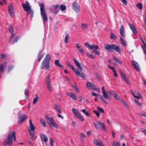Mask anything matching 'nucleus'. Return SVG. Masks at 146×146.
<instances>
[{"label": "nucleus", "instance_id": "54", "mask_svg": "<svg viewBox=\"0 0 146 146\" xmlns=\"http://www.w3.org/2000/svg\"><path fill=\"white\" fill-rule=\"evenodd\" d=\"M7 55L6 54H1V58L2 60H4L5 57H7Z\"/></svg>", "mask_w": 146, "mask_h": 146}, {"label": "nucleus", "instance_id": "18", "mask_svg": "<svg viewBox=\"0 0 146 146\" xmlns=\"http://www.w3.org/2000/svg\"><path fill=\"white\" fill-rule=\"evenodd\" d=\"M76 47L78 51L81 54H83L84 53V49L81 47V45L79 44H76Z\"/></svg>", "mask_w": 146, "mask_h": 146}, {"label": "nucleus", "instance_id": "44", "mask_svg": "<svg viewBox=\"0 0 146 146\" xmlns=\"http://www.w3.org/2000/svg\"><path fill=\"white\" fill-rule=\"evenodd\" d=\"M20 38V37L19 36H18L16 37L14 39L13 44L17 42L18 40Z\"/></svg>", "mask_w": 146, "mask_h": 146}, {"label": "nucleus", "instance_id": "24", "mask_svg": "<svg viewBox=\"0 0 146 146\" xmlns=\"http://www.w3.org/2000/svg\"><path fill=\"white\" fill-rule=\"evenodd\" d=\"M54 108V109L57 110L59 113H60L61 112V110L60 106L58 104H56Z\"/></svg>", "mask_w": 146, "mask_h": 146}, {"label": "nucleus", "instance_id": "30", "mask_svg": "<svg viewBox=\"0 0 146 146\" xmlns=\"http://www.w3.org/2000/svg\"><path fill=\"white\" fill-rule=\"evenodd\" d=\"M110 38L111 39L113 40H116L117 39V36L113 33H111L110 34Z\"/></svg>", "mask_w": 146, "mask_h": 146}, {"label": "nucleus", "instance_id": "49", "mask_svg": "<svg viewBox=\"0 0 146 146\" xmlns=\"http://www.w3.org/2000/svg\"><path fill=\"white\" fill-rule=\"evenodd\" d=\"M93 111L94 113H95L96 114V115L98 117H99V116L100 115V113L98 111H96L95 110H93Z\"/></svg>", "mask_w": 146, "mask_h": 146}, {"label": "nucleus", "instance_id": "27", "mask_svg": "<svg viewBox=\"0 0 146 146\" xmlns=\"http://www.w3.org/2000/svg\"><path fill=\"white\" fill-rule=\"evenodd\" d=\"M36 97L34 99L33 102V104H35L39 100V97L37 96V94H35Z\"/></svg>", "mask_w": 146, "mask_h": 146}, {"label": "nucleus", "instance_id": "2", "mask_svg": "<svg viewBox=\"0 0 146 146\" xmlns=\"http://www.w3.org/2000/svg\"><path fill=\"white\" fill-rule=\"evenodd\" d=\"M104 48L110 53L113 52L114 50L119 53H121V49L119 46L115 44H104Z\"/></svg>", "mask_w": 146, "mask_h": 146}, {"label": "nucleus", "instance_id": "53", "mask_svg": "<svg viewBox=\"0 0 146 146\" xmlns=\"http://www.w3.org/2000/svg\"><path fill=\"white\" fill-rule=\"evenodd\" d=\"M87 56L91 58H94L93 55L92 54H90V53L87 52Z\"/></svg>", "mask_w": 146, "mask_h": 146}, {"label": "nucleus", "instance_id": "42", "mask_svg": "<svg viewBox=\"0 0 146 146\" xmlns=\"http://www.w3.org/2000/svg\"><path fill=\"white\" fill-rule=\"evenodd\" d=\"M136 6L138 7L139 9H142V5L141 3H139L136 5Z\"/></svg>", "mask_w": 146, "mask_h": 146}, {"label": "nucleus", "instance_id": "4", "mask_svg": "<svg viewBox=\"0 0 146 146\" xmlns=\"http://www.w3.org/2000/svg\"><path fill=\"white\" fill-rule=\"evenodd\" d=\"M73 60L74 61V64L76 65L77 67L81 71L80 72H79L77 71H75V74L77 76H80V77L82 78H85V76L83 73V72L81 71L83 70V69L81 66V64L75 58H74Z\"/></svg>", "mask_w": 146, "mask_h": 146}, {"label": "nucleus", "instance_id": "5", "mask_svg": "<svg viewBox=\"0 0 146 146\" xmlns=\"http://www.w3.org/2000/svg\"><path fill=\"white\" fill-rule=\"evenodd\" d=\"M40 14L42 16L44 23L48 21V18L45 12V6L44 4L41 3L40 4Z\"/></svg>", "mask_w": 146, "mask_h": 146}, {"label": "nucleus", "instance_id": "55", "mask_svg": "<svg viewBox=\"0 0 146 146\" xmlns=\"http://www.w3.org/2000/svg\"><path fill=\"white\" fill-rule=\"evenodd\" d=\"M93 52L95 54H97L98 55H99L100 54V52L96 50H94L93 51Z\"/></svg>", "mask_w": 146, "mask_h": 146}, {"label": "nucleus", "instance_id": "56", "mask_svg": "<svg viewBox=\"0 0 146 146\" xmlns=\"http://www.w3.org/2000/svg\"><path fill=\"white\" fill-rule=\"evenodd\" d=\"M134 100L135 102V103L137 104L139 106H141V104L138 101L136 100Z\"/></svg>", "mask_w": 146, "mask_h": 146}, {"label": "nucleus", "instance_id": "17", "mask_svg": "<svg viewBox=\"0 0 146 146\" xmlns=\"http://www.w3.org/2000/svg\"><path fill=\"white\" fill-rule=\"evenodd\" d=\"M27 116L24 114H22L18 117V122L19 123H22L23 122L25 121V119L27 118Z\"/></svg>", "mask_w": 146, "mask_h": 146}, {"label": "nucleus", "instance_id": "41", "mask_svg": "<svg viewBox=\"0 0 146 146\" xmlns=\"http://www.w3.org/2000/svg\"><path fill=\"white\" fill-rule=\"evenodd\" d=\"M98 123H99V124L100 126H101L102 128V129H106V127L105 126L104 124L103 123L101 122L100 121H99Z\"/></svg>", "mask_w": 146, "mask_h": 146}, {"label": "nucleus", "instance_id": "61", "mask_svg": "<svg viewBox=\"0 0 146 146\" xmlns=\"http://www.w3.org/2000/svg\"><path fill=\"white\" fill-rule=\"evenodd\" d=\"M101 100L102 102L105 104H108L107 102L103 98H102L101 99Z\"/></svg>", "mask_w": 146, "mask_h": 146}, {"label": "nucleus", "instance_id": "33", "mask_svg": "<svg viewBox=\"0 0 146 146\" xmlns=\"http://www.w3.org/2000/svg\"><path fill=\"white\" fill-rule=\"evenodd\" d=\"M77 118L79 119L80 120L82 121H84V120L82 116L80 115V113H79L78 115H77L76 116Z\"/></svg>", "mask_w": 146, "mask_h": 146}, {"label": "nucleus", "instance_id": "9", "mask_svg": "<svg viewBox=\"0 0 146 146\" xmlns=\"http://www.w3.org/2000/svg\"><path fill=\"white\" fill-rule=\"evenodd\" d=\"M86 86L88 88L94 90H98V89L96 88L94 84L92 82H87Z\"/></svg>", "mask_w": 146, "mask_h": 146}, {"label": "nucleus", "instance_id": "38", "mask_svg": "<svg viewBox=\"0 0 146 146\" xmlns=\"http://www.w3.org/2000/svg\"><path fill=\"white\" fill-rule=\"evenodd\" d=\"M113 58L115 62H117L119 64H121L122 63V62L119 59H118L116 56H114L113 57Z\"/></svg>", "mask_w": 146, "mask_h": 146}, {"label": "nucleus", "instance_id": "19", "mask_svg": "<svg viewBox=\"0 0 146 146\" xmlns=\"http://www.w3.org/2000/svg\"><path fill=\"white\" fill-rule=\"evenodd\" d=\"M103 94V96L105 98H108L110 100H111V94L110 92L107 91L106 92H105V93H104Z\"/></svg>", "mask_w": 146, "mask_h": 146}, {"label": "nucleus", "instance_id": "7", "mask_svg": "<svg viewBox=\"0 0 146 146\" xmlns=\"http://www.w3.org/2000/svg\"><path fill=\"white\" fill-rule=\"evenodd\" d=\"M48 76L46 78L45 80L46 84V87L49 92L52 91V88L51 84V81L50 79V74H48Z\"/></svg>", "mask_w": 146, "mask_h": 146}, {"label": "nucleus", "instance_id": "35", "mask_svg": "<svg viewBox=\"0 0 146 146\" xmlns=\"http://www.w3.org/2000/svg\"><path fill=\"white\" fill-rule=\"evenodd\" d=\"M81 110L82 112L84 113L86 116H88V117L90 116V114L88 112L86 111V109H84L83 110Z\"/></svg>", "mask_w": 146, "mask_h": 146}, {"label": "nucleus", "instance_id": "31", "mask_svg": "<svg viewBox=\"0 0 146 146\" xmlns=\"http://www.w3.org/2000/svg\"><path fill=\"white\" fill-rule=\"evenodd\" d=\"M72 111L73 113L76 116L79 113L77 110L75 108L72 109Z\"/></svg>", "mask_w": 146, "mask_h": 146}, {"label": "nucleus", "instance_id": "47", "mask_svg": "<svg viewBox=\"0 0 146 146\" xmlns=\"http://www.w3.org/2000/svg\"><path fill=\"white\" fill-rule=\"evenodd\" d=\"M60 8L61 11H63L66 9V7L64 5H62L60 6Z\"/></svg>", "mask_w": 146, "mask_h": 146}, {"label": "nucleus", "instance_id": "6", "mask_svg": "<svg viewBox=\"0 0 146 146\" xmlns=\"http://www.w3.org/2000/svg\"><path fill=\"white\" fill-rule=\"evenodd\" d=\"M46 119L51 128L52 126L56 128L58 127V125L56 123L53 119L52 117H49L48 115H46Z\"/></svg>", "mask_w": 146, "mask_h": 146}, {"label": "nucleus", "instance_id": "11", "mask_svg": "<svg viewBox=\"0 0 146 146\" xmlns=\"http://www.w3.org/2000/svg\"><path fill=\"white\" fill-rule=\"evenodd\" d=\"M131 64L133 67L136 70L139 71L140 70L139 64L137 62L133 60L132 61Z\"/></svg>", "mask_w": 146, "mask_h": 146}, {"label": "nucleus", "instance_id": "22", "mask_svg": "<svg viewBox=\"0 0 146 146\" xmlns=\"http://www.w3.org/2000/svg\"><path fill=\"white\" fill-rule=\"evenodd\" d=\"M129 25L130 29L132 30L133 33L134 34H137V32L135 28V27L133 26V25L131 23L129 24Z\"/></svg>", "mask_w": 146, "mask_h": 146}, {"label": "nucleus", "instance_id": "29", "mask_svg": "<svg viewBox=\"0 0 146 146\" xmlns=\"http://www.w3.org/2000/svg\"><path fill=\"white\" fill-rule=\"evenodd\" d=\"M40 122L43 125L44 127H45L46 126V122L44 118H42L40 119Z\"/></svg>", "mask_w": 146, "mask_h": 146}, {"label": "nucleus", "instance_id": "50", "mask_svg": "<svg viewBox=\"0 0 146 146\" xmlns=\"http://www.w3.org/2000/svg\"><path fill=\"white\" fill-rule=\"evenodd\" d=\"M68 66L70 68L74 73L75 72V71H76V70H75L74 66L72 64H70Z\"/></svg>", "mask_w": 146, "mask_h": 146}, {"label": "nucleus", "instance_id": "46", "mask_svg": "<svg viewBox=\"0 0 146 146\" xmlns=\"http://www.w3.org/2000/svg\"><path fill=\"white\" fill-rule=\"evenodd\" d=\"M97 109L98 111L100 113H103L104 112V110L102 109L100 107H97Z\"/></svg>", "mask_w": 146, "mask_h": 146}, {"label": "nucleus", "instance_id": "36", "mask_svg": "<svg viewBox=\"0 0 146 146\" xmlns=\"http://www.w3.org/2000/svg\"><path fill=\"white\" fill-rule=\"evenodd\" d=\"M112 146H120L119 143L117 141H113L112 143Z\"/></svg>", "mask_w": 146, "mask_h": 146}, {"label": "nucleus", "instance_id": "21", "mask_svg": "<svg viewBox=\"0 0 146 146\" xmlns=\"http://www.w3.org/2000/svg\"><path fill=\"white\" fill-rule=\"evenodd\" d=\"M69 96L74 100H76L77 98L76 97V95L72 92L68 93L67 94Z\"/></svg>", "mask_w": 146, "mask_h": 146}, {"label": "nucleus", "instance_id": "63", "mask_svg": "<svg viewBox=\"0 0 146 146\" xmlns=\"http://www.w3.org/2000/svg\"><path fill=\"white\" fill-rule=\"evenodd\" d=\"M90 44L88 42H86L84 43V45L88 49V48L89 47V46L90 45Z\"/></svg>", "mask_w": 146, "mask_h": 146}, {"label": "nucleus", "instance_id": "3", "mask_svg": "<svg viewBox=\"0 0 146 146\" xmlns=\"http://www.w3.org/2000/svg\"><path fill=\"white\" fill-rule=\"evenodd\" d=\"M51 57L49 54H47L42 61L41 68L42 70L44 69L46 70H48L50 68V62Z\"/></svg>", "mask_w": 146, "mask_h": 146}, {"label": "nucleus", "instance_id": "13", "mask_svg": "<svg viewBox=\"0 0 146 146\" xmlns=\"http://www.w3.org/2000/svg\"><path fill=\"white\" fill-rule=\"evenodd\" d=\"M119 32L121 35L122 37H125V29L123 25H121V27L119 29Z\"/></svg>", "mask_w": 146, "mask_h": 146}, {"label": "nucleus", "instance_id": "8", "mask_svg": "<svg viewBox=\"0 0 146 146\" xmlns=\"http://www.w3.org/2000/svg\"><path fill=\"white\" fill-rule=\"evenodd\" d=\"M13 5L12 3H11L10 5H9L8 7L9 13L10 16L12 17H14L15 12L13 8Z\"/></svg>", "mask_w": 146, "mask_h": 146}, {"label": "nucleus", "instance_id": "10", "mask_svg": "<svg viewBox=\"0 0 146 146\" xmlns=\"http://www.w3.org/2000/svg\"><path fill=\"white\" fill-rule=\"evenodd\" d=\"M26 4L23 3L22 4V6L23 7V9L25 11H28L26 9H31V6L30 5L28 1H26L25 2Z\"/></svg>", "mask_w": 146, "mask_h": 146}, {"label": "nucleus", "instance_id": "12", "mask_svg": "<svg viewBox=\"0 0 146 146\" xmlns=\"http://www.w3.org/2000/svg\"><path fill=\"white\" fill-rule=\"evenodd\" d=\"M119 72L120 74L121 75V76L122 77L123 80L128 84L129 83V81L128 79L125 76V74L120 69L119 70Z\"/></svg>", "mask_w": 146, "mask_h": 146}, {"label": "nucleus", "instance_id": "15", "mask_svg": "<svg viewBox=\"0 0 146 146\" xmlns=\"http://www.w3.org/2000/svg\"><path fill=\"white\" fill-rule=\"evenodd\" d=\"M73 10L76 12H78L80 10L79 5L75 2L72 5Z\"/></svg>", "mask_w": 146, "mask_h": 146}, {"label": "nucleus", "instance_id": "59", "mask_svg": "<svg viewBox=\"0 0 146 146\" xmlns=\"http://www.w3.org/2000/svg\"><path fill=\"white\" fill-rule=\"evenodd\" d=\"M95 76L99 80H101V79L100 77V75L98 73H96L95 74Z\"/></svg>", "mask_w": 146, "mask_h": 146}, {"label": "nucleus", "instance_id": "26", "mask_svg": "<svg viewBox=\"0 0 146 146\" xmlns=\"http://www.w3.org/2000/svg\"><path fill=\"white\" fill-rule=\"evenodd\" d=\"M5 68L4 65L0 63V70L1 73H4L5 69Z\"/></svg>", "mask_w": 146, "mask_h": 146}, {"label": "nucleus", "instance_id": "39", "mask_svg": "<svg viewBox=\"0 0 146 146\" xmlns=\"http://www.w3.org/2000/svg\"><path fill=\"white\" fill-rule=\"evenodd\" d=\"M25 98L27 99L29 95V92L28 90L26 89L25 90Z\"/></svg>", "mask_w": 146, "mask_h": 146}, {"label": "nucleus", "instance_id": "28", "mask_svg": "<svg viewBox=\"0 0 146 146\" xmlns=\"http://www.w3.org/2000/svg\"><path fill=\"white\" fill-rule=\"evenodd\" d=\"M135 94L136 95L135 98L138 99H139L141 96L139 92L137 90L135 91Z\"/></svg>", "mask_w": 146, "mask_h": 146}, {"label": "nucleus", "instance_id": "58", "mask_svg": "<svg viewBox=\"0 0 146 146\" xmlns=\"http://www.w3.org/2000/svg\"><path fill=\"white\" fill-rule=\"evenodd\" d=\"M144 46H142V47L143 49V50L144 51L145 54L146 55V44L145 45H144Z\"/></svg>", "mask_w": 146, "mask_h": 146}, {"label": "nucleus", "instance_id": "16", "mask_svg": "<svg viewBox=\"0 0 146 146\" xmlns=\"http://www.w3.org/2000/svg\"><path fill=\"white\" fill-rule=\"evenodd\" d=\"M29 123L30 126L29 129H28V130L29 132H30V131L34 132V131L35 129V127L33 125L31 119L29 120Z\"/></svg>", "mask_w": 146, "mask_h": 146}, {"label": "nucleus", "instance_id": "37", "mask_svg": "<svg viewBox=\"0 0 146 146\" xmlns=\"http://www.w3.org/2000/svg\"><path fill=\"white\" fill-rule=\"evenodd\" d=\"M14 66L12 65H9L8 67L7 71L8 72H9L11 70L14 68Z\"/></svg>", "mask_w": 146, "mask_h": 146}, {"label": "nucleus", "instance_id": "32", "mask_svg": "<svg viewBox=\"0 0 146 146\" xmlns=\"http://www.w3.org/2000/svg\"><path fill=\"white\" fill-rule=\"evenodd\" d=\"M69 35L68 33H66L65 34V37L64 39V42L66 43H67L68 41V40L69 38Z\"/></svg>", "mask_w": 146, "mask_h": 146}, {"label": "nucleus", "instance_id": "34", "mask_svg": "<svg viewBox=\"0 0 146 146\" xmlns=\"http://www.w3.org/2000/svg\"><path fill=\"white\" fill-rule=\"evenodd\" d=\"M112 92H113L114 94H113V96L117 100H118L119 98V96L114 91L112 90Z\"/></svg>", "mask_w": 146, "mask_h": 146}, {"label": "nucleus", "instance_id": "60", "mask_svg": "<svg viewBox=\"0 0 146 146\" xmlns=\"http://www.w3.org/2000/svg\"><path fill=\"white\" fill-rule=\"evenodd\" d=\"M94 126L96 129H99V126L97 124L94 122L93 123Z\"/></svg>", "mask_w": 146, "mask_h": 146}, {"label": "nucleus", "instance_id": "25", "mask_svg": "<svg viewBox=\"0 0 146 146\" xmlns=\"http://www.w3.org/2000/svg\"><path fill=\"white\" fill-rule=\"evenodd\" d=\"M41 135L42 136H43L44 138L43 139H42V137L41 135H40V137H41V139L44 142H47L48 141V138L46 136H45L44 135L41 133Z\"/></svg>", "mask_w": 146, "mask_h": 146}, {"label": "nucleus", "instance_id": "45", "mask_svg": "<svg viewBox=\"0 0 146 146\" xmlns=\"http://www.w3.org/2000/svg\"><path fill=\"white\" fill-rule=\"evenodd\" d=\"M29 135L31 136V139L32 140L33 138L34 135V132H32L30 131V132H29Z\"/></svg>", "mask_w": 146, "mask_h": 146}, {"label": "nucleus", "instance_id": "14", "mask_svg": "<svg viewBox=\"0 0 146 146\" xmlns=\"http://www.w3.org/2000/svg\"><path fill=\"white\" fill-rule=\"evenodd\" d=\"M94 143L97 146H104L102 142L100 139H95L94 140Z\"/></svg>", "mask_w": 146, "mask_h": 146}, {"label": "nucleus", "instance_id": "62", "mask_svg": "<svg viewBox=\"0 0 146 146\" xmlns=\"http://www.w3.org/2000/svg\"><path fill=\"white\" fill-rule=\"evenodd\" d=\"M80 139H81V138H85L86 137V136L83 133H81L80 134Z\"/></svg>", "mask_w": 146, "mask_h": 146}, {"label": "nucleus", "instance_id": "43", "mask_svg": "<svg viewBox=\"0 0 146 146\" xmlns=\"http://www.w3.org/2000/svg\"><path fill=\"white\" fill-rule=\"evenodd\" d=\"M28 11L26 10L25 11L27 12H29V14H34V11H33L32 9L31 8L30 9H26Z\"/></svg>", "mask_w": 146, "mask_h": 146}, {"label": "nucleus", "instance_id": "20", "mask_svg": "<svg viewBox=\"0 0 146 146\" xmlns=\"http://www.w3.org/2000/svg\"><path fill=\"white\" fill-rule=\"evenodd\" d=\"M120 43L123 46H125L127 45L125 40L121 37L119 38Z\"/></svg>", "mask_w": 146, "mask_h": 146}, {"label": "nucleus", "instance_id": "48", "mask_svg": "<svg viewBox=\"0 0 146 146\" xmlns=\"http://www.w3.org/2000/svg\"><path fill=\"white\" fill-rule=\"evenodd\" d=\"M11 33V35L10 36L9 40L10 42H11L12 41L13 38L15 36V35L13 33Z\"/></svg>", "mask_w": 146, "mask_h": 146}, {"label": "nucleus", "instance_id": "57", "mask_svg": "<svg viewBox=\"0 0 146 146\" xmlns=\"http://www.w3.org/2000/svg\"><path fill=\"white\" fill-rule=\"evenodd\" d=\"M50 146H54L53 145V143L54 142V140H53V139L52 138H50Z\"/></svg>", "mask_w": 146, "mask_h": 146}, {"label": "nucleus", "instance_id": "40", "mask_svg": "<svg viewBox=\"0 0 146 146\" xmlns=\"http://www.w3.org/2000/svg\"><path fill=\"white\" fill-rule=\"evenodd\" d=\"M9 30L11 33H13L14 31V29L11 24L10 25L9 27Z\"/></svg>", "mask_w": 146, "mask_h": 146}, {"label": "nucleus", "instance_id": "1", "mask_svg": "<svg viewBox=\"0 0 146 146\" xmlns=\"http://www.w3.org/2000/svg\"><path fill=\"white\" fill-rule=\"evenodd\" d=\"M13 138L15 141L17 142L15 132L14 131H11L8 134L7 137V140L3 143V146H11L13 143L12 141Z\"/></svg>", "mask_w": 146, "mask_h": 146}, {"label": "nucleus", "instance_id": "23", "mask_svg": "<svg viewBox=\"0 0 146 146\" xmlns=\"http://www.w3.org/2000/svg\"><path fill=\"white\" fill-rule=\"evenodd\" d=\"M56 66L60 68H62L63 69V66L61 64L59 63V60H56L54 62Z\"/></svg>", "mask_w": 146, "mask_h": 146}, {"label": "nucleus", "instance_id": "51", "mask_svg": "<svg viewBox=\"0 0 146 146\" xmlns=\"http://www.w3.org/2000/svg\"><path fill=\"white\" fill-rule=\"evenodd\" d=\"M87 26V25H86L84 23H82V28L83 29V30H84L86 28H87V26Z\"/></svg>", "mask_w": 146, "mask_h": 146}, {"label": "nucleus", "instance_id": "64", "mask_svg": "<svg viewBox=\"0 0 146 146\" xmlns=\"http://www.w3.org/2000/svg\"><path fill=\"white\" fill-rule=\"evenodd\" d=\"M43 56H44V54H43L41 56H39V57L38 58V62H40L41 60V59L43 57Z\"/></svg>", "mask_w": 146, "mask_h": 146}, {"label": "nucleus", "instance_id": "52", "mask_svg": "<svg viewBox=\"0 0 146 146\" xmlns=\"http://www.w3.org/2000/svg\"><path fill=\"white\" fill-rule=\"evenodd\" d=\"M92 49H95L97 50L98 49V46L97 45H95L94 44H93L92 45Z\"/></svg>", "mask_w": 146, "mask_h": 146}]
</instances>
